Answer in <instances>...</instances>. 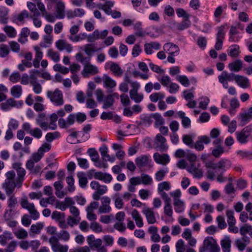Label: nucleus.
I'll list each match as a JSON object with an SVG mask.
<instances>
[{
  "label": "nucleus",
  "instance_id": "1",
  "mask_svg": "<svg viewBox=\"0 0 252 252\" xmlns=\"http://www.w3.org/2000/svg\"><path fill=\"white\" fill-rule=\"evenodd\" d=\"M90 187L95 191L93 194V198L94 200H99L100 196L105 194L108 190L107 187L101 185L96 181H93L90 183Z\"/></svg>",
  "mask_w": 252,
  "mask_h": 252
},
{
  "label": "nucleus",
  "instance_id": "2",
  "mask_svg": "<svg viewBox=\"0 0 252 252\" xmlns=\"http://www.w3.org/2000/svg\"><path fill=\"white\" fill-rule=\"evenodd\" d=\"M207 250L210 252H220V249L217 241L213 237L206 238L203 243V246L200 248L199 252H205Z\"/></svg>",
  "mask_w": 252,
  "mask_h": 252
},
{
  "label": "nucleus",
  "instance_id": "3",
  "mask_svg": "<svg viewBox=\"0 0 252 252\" xmlns=\"http://www.w3.org/2000/svg\"><path fill=\"white\" fill-rule=\"evenodd\" d=\"M47 96L56 106H61L63 104V97L62 92L58 89L52 92L49 91L47 93Z\"/></svg>",
  "mask_w": 252,
  "mask_h": 252
},
{
  "label": "nucleus",
  "instance_id": "4",
  "mask_svg": "<svg viewBox=\"0 0 252 252\" xmlns=\"http://www.w3.org/2000/svg\"><path fill=\"white\" fill-rule=\"evenodd\" d=\"M49 243L53 252H68V247L67 245H63L60 243L59 238L55 236L51 237L49 239Z\"/></svg>",
  "mask_w": 252,
  "mask_h": 252
},
{
  "label": "nucleus",
  "instance_id": "5",
  "mask_svg": "<svg viewBox=\"0 0 252 252\" xmlns=\"http://www.w3.org/2000/svg\"><path fill=\"white\" fill-rule=\"evenodd\" d=\"M140 87V85L137 82L131 83L132 89L129 91V96L130 98L135 103L140 102L143 99L144 96L142 94L138 93V90Z\"/></svg>",
  "mask_w": 252,
  "mask_h": 252
},
{
  "label": "nucleus",
  "instance_id": "6",
  "mask_svg": "<svg viewBox=\"0 0 252 252\" xmlns=\"http://www.w3.org/2000/svg\"><path fill=\"white\" fill-rule=\"evenodd\" d=\"M99 70L98 67L91 64L90 61L84 64L81 74L84 77L87 78L90 75H94L97 74Z\"/></svg>",
  "mask_w": 252,
  "mask_h": 252
},
{
  "label": "nucleus",
  "instance_id": "7",
  "mask_svg": "<svg viewBox=\"0 0 252 252\" xmlns=\"http://www.w3.org/2000/svg\"><path fill=\"white\" fill-rule=\"evenodd\" d=\"M155 145L157 150L161 152L166 151L168 149L165 138L159 133L155 137Z\"/></svg>",
  "mask_w": 252,
  "mask_h": 252
},
{
  "label": "nucleus",
  "instance_id": "8",
  "mask_svg": "<svg viewBox=\"0 0 252 252\" xmlns=\"http://www.w3.org/2000/svg\"><path fill=\"white\" fill-rule=\"evenodd\" d=\"M21 166V163L18 162L12 164V167L17 171L18 177L16 180L17 182L18 188L21 187L24 177L25 175V170Z\"/></svg>",
  "mask_w": 252,
  "mask_h": 252
},
{
  "label": "nucleus",
  "instance_id": "9",
  "mask_svg": "<svg viewBox=\"0 0 252 252\" xmlns=\"http://www.w3.org/2000/svg\"><path fill=\"white\" fill-rule=\"evenodd\" d=\"M111 199L108 196L103 197L101 198V205L98 207V214H107L111 211V207L110 205Z\"/></svg>",
  "mask_w": 252,
  "mask_h": 252
},
{
  "label": "nucleus",
  "instance_id": "10",
  "mask_svg": "<svg viewBox=\"0 0 252 252\" xmlns=\"http://www.w3.org/2000/svg\"><path fill=\"white\" fill-rule=\"evenodd\" d=\"M142 212L145 216L147 222L149 224H152L157 222L156 216L152 208L145 206L142 209Z\"/></svg>",
  "mask_w": 252,
  "mask_h": 252
},
{
  "label": "nucleus",
  "instance_id": "11",
  "mask_svg": "<svg viewBox=\"0 0 252 252\" xmlns=\"http://www.w3.org/2000/svg\"><path fill=\"white\" fill-rule=\"evenodd\" d=\"M75 121V114H69L66 120L63 118L59 119L58 121V125L61 128H68L70 126L73 125Z\"/></svg>",
  "mask_w": 252,
  "mask_h": 252
},
{
  "label": "nucleus",
  "instance_id": "12",
  "mask_svg": "<svg viewBox=\"0 0 252 252\" xmlns=\"http://www.w3.org/2000/svg\"><path fill=\"white\" fill-rule=\"evenodd\" d=\"M199 167V163L196 162L190 163V165L187 167V170L195 178H200L203 176V171Z\"/></svg>",
  "mask_w": 252,
  "mask_h": 252
},
{
  "label": "nucleus",
  "instance_id": "13",
  "mask_svg": "<svg viewBox=\"0 0 252 252\" xmlns=\"http://www.w3.org/2000/svg\"><path fill=\"white\" fill-rule=\"evenodd\" d=\"M2 187L4 189L6 195L13 194L16 187H18L17 182L12 180H5L2 184Z\"/></svg>",
  "mask_w": 252,
  "mask_h": 252
},
{
  "label": "nucleus",
  "instance_id": "14",
  "mask_svg": "<svg viewBox=\"0 0 252 252\" xmlns=\"http://www.w3.org/2000/svg\"><path fill=\"white\" fill-rule=\"evenodd\" d=\"M56 47L60 51L65 50L68 53H70L73 50L72 45L64 39H59L56 42Z\"/></svg>",
  "mask_w": 252,
  "mask_h": 252
},
{
  "label": "nucleus",
  "instance_id": "15",
  "mask_svg": "<svg viewBox=\"0 0 252 252\" xmlns=\"http://www.w3.org/2000/svg\"><path fill=\"white\" fill-rule=\"evenodd\" d=\"M153 158L156 163L164 165L170 161L169 157L166 154L160 155L158 153H155L153 155Z\"/></svg>",
  "mask_w": 252,
  "mask_h": 252
},
{
  "label": "nucleus",
  "instance_id": "16",
  "mask_svg": "<svg viewBox=\"0 0 252 252\" xmlns=\"http://www.w3.org/2000/svg\"><path fill=\"white\" fill-rule=\"evenodd\" d=\"M251 130V129L250 128L246 127L243 128L241 131L237 132L236 134L238 141L241 143H246L247 141V139L249 136Z\"/></svg>",
  "mask_w": 252,
  "mask_h": 252
},
{
  "label": "nucleus",
  "instance_id": "17",
  "mask_svg": "<svg viewBox=\"0 0 252 252\" xmlns=\"http://www.w3.org/2000/svg\"><path fill=\"white\" fill-rule=\"evenodd\" d=\"M99 152L104 161H109L111 162H114L115 157L114 156H110L108 154V148L105 145H103L99 148Z\"/></svg>",
  "mask_w": 252,
  "mask_h": 252
},
{
  "label": "nucleus",
  "instance_id": "18",
  "mask_svg": "<svg viewBox=\"0 0 252 252\" xmlns=\"http://www.w3.org/2000/svg\"><path fill=\"white\" fill-rule=\"evenodd\" d=\"M102 82L104 87L108 89H114L117 85L116 81L106 74L103 75Z\"/></svg>",
  "mask_w": 252,
  "mask_h": 252
},
{
  "label": "nucleus",
  "instance_id": "19",
  "mask_svg": "<svg viewBox=\"0 0 252 252\" xmlns=\"http://www.w3.org/2000/svg\"><path fill=\"white\" fill-rule=\"evenodd\" d=\"M231 240L229 236H225L220 241V246L223 252H230Z\"/></svg>",
  "mask_w": 252,
  "mask_h": 252
},
{
  "label": "nucleus",
  "instance_id": "20",
  "mask_svg": "<svg viewBox=\"0 0 252 252\" xmlns=\"http://www.w3.org/2000/svg\"><path fill=\"white\" fill-rule=\"evenodd\" d=\"M94 177L95 179L103 181L106 183H110L112 179L111 175L101 172H95Z\"/></svg>",
  "mask_w": 252,
  "mask_h": 252
},
{
  "label": "nucleus",
  "instance_id": "21",
  "mask_svg": "<svg viewBox=\"0 0 252 252\" xmlns=\"http://www.w3.org/2000/svg\"><path fill=\"white\" fill-rule=\"evenodd\" d=\"M131 215L136 225L138 227H143L144 225L143 220L139 212L137 210L134 209L132 211Z\"/></svg>",
  "mask_w": 252,
  "mask_h": 252
},
{
  "label": "nucleus",
  "instance_id": "22",
  "mask_svg": "<svg viewBox=\"0 0 252 252\" xmlns=\"http://www.w3.org/2000/svg\"><path fill=\"white\" fill-rule=\"evenodd\" d=\"M235 81L239 86L243 88H248L250 85L249 79L241 75H236L235 76Z\"/></svg>",
  "mask_w": 252,
  "mask_h": 252
},
{
  "label": "nucleus",
  "instance_id": "23",
  "mask_svg": "<svg viewBox=\"0 0 252 252\" xmlns=\"http://www.w3.org/2000/svg\"><path fill=\"white\" fill-rule=\"evenodd\" d=\"M249 243L250 239L248 237H243L241 239H237L235 241V244L238 250L241 251H243Z\"/></svg>",
  "mask_w": 252,
  "mask_h": 252
},
{
  "label": "nucleus",
  "instance_id": "24",
  "mask_svg": "<svg viewBox=\"0 0 252 252\" xmlns=\"http://www.w3.org/2000/svg\"><path fill=\"white\" fill-rule=\"evenodd\" d=\"M110 71L116 77L122 76L124 71L119 64L116 63H112L109 67Z\"/></svg>",
  "mask_w": 252,
  "mask_h": 252
},
{
  "label": "nucleus",
  "instance_id": "25",
  "mask_svg": "<svg viewBox=\"0 0 252 252\" xmlns=\"http://www.w3.org/2000/svg\"><path fill=\"white\" fill-rule=\"evenodd\" d=\"M228 67L231 71L238 72L243 67V63L241 60H237L229 63Z\"/></svg>",
  "mask_w": 252,
  "mask_h": 252
},
{
  "label": "nucleus",
  "instance_id": "26",
  "mask_svg": "<svg viewBox=\"0 0 252 252\" xmlns=\"http://www.w3.org/2000/svg\"><path fill=\"white\" fill-rule=\"evenodd\" d=\"M14 236L19 240L26 239L28 237V232L23 228H19L13 230Z\"/></svg>",
  "mask_w": 252,
  "mask_h": 252
},
{
  "label": "nucleus",
  "instance_id": "27",
  "mask_svg": "<svg viewBox=\"0 0 252 252\" xmlns=\"http://www.w3.org/2000/svg\"><path fill=\"white\" fill-rule=\"evenodd\" d=\"M65 6L64 3L61 1L56 6V17L62 19L64 16Z\"/></svg>",
  "mask_w": 252,
  "mask_h": 252
},
{
  "label": "nucleus",
  "instance_id": "28",
  "mask_svg": "<svg viewBox=\"0 0 252 252\" xmlns=\"http://www.w3.org/2000/svg\"><path fill=\"white\" fill-rule=\"evenodd\" d=\"M149 156L143 155L136 158L135 162L139 168H142L147 166L149 162Z\"/></svg>",
  "mask_w": 252,
  "mask_h": 252
},
{
  "label": "nucleus",
  "instance_id": "29",
  "mask_svg": "<svg viewBox=\"0 0 252 252\" xmlns=\"http://www.w3.org/2000/svg\"><path fill=\"white\" fill-rule=\"evenodd\" d=\"M164 51L168 52L171 55H173L175 53L179 51V47L172 43H167L163 46Z\"/></svg>",
  "mask_w": 252,
  "mask_h": 252
},
{
  "label": "nucleus",
  "instance_id": "30",
  "mask_svg": "<svg viewBox=\"0 0 252 252\" xmlns=\"http://www.w3.org/2000/svg\"><path fill=\"white\" fill-rule=\"evenodd\" d=\"M96 46L93 43H89L86 44L84 47V51L89 56H91L92 54L99 50Z\"/></svg>",
  "mask_w": 252,
  "mask_h": 252
},
{
  "label": "nucleus",
  "instance_id": "31",
  "mask_svg": "<svg viewBox=\"0 0 252 252\" xmlns=\"http://www.w3.org/2000/svg\"><path fill=\"white\" fill-rule=\"evenodd\" d=\"M12 238V234L9 232L5 231L0 235V244L3 246H5Z\"/></svg>",
  "mask_w": 252,
  "mask_h": 252
},
{
  "label": "nucleus",
  "instance_id": "32",
  "mask_svg": "<svg viewBox=\"0 0 252 252\" xmlns=\"http://www.w3.org/2000/svg\"><path fill=\"white\" fill-rule=\"evenodd\" d=\"M114 5V2L112 1H107L105 2V4L103 5H101V4H98L97 5V7L100 9L104 10L106 13L110 15V8L113 7Z\"/></svg>",
  "mask_w": 252,
  "mask_h": 252
},
{
  "label": "nucleus",
  "instance_id": "33",
  "mask_svg": "<svg viewBox=\"0 0 252 252\" xmlns=\"http://www.w3.org/2000/svg\"><path fill=\"white\" fill-rule=\"evenodd\" d=\"M7 195L9 197L7 200L8 206L11 212L17 204V199L14 194Z\"/></svg>",
  "mask_w": 252,
  "mask_h": 252
},
{
  "label": "nucleus",
  "instance_id": "34",
  "mask_svg": "<svg viewBox=\"0 0 252 252\" xmlns=\"http://www.w3.org/2000/svg\"><path fill=\"white\" fill-rule=\"evenodd\" d=\"M11 94L15 98H19L22 95V88L20 85L13 86L11 89Z\"/></svg>",
  "mask_w": 252,
  "mask_h": 252
},
{
  "label": "nucleus",
  "instance_id": "35",
  "mask_svg": "<svg viewBox=\"0 0 252 252\" xmlns=\"http://www.w3.org/2000/svg\"><path fill=\"white\" fill-rule=\"evenodd\" d=\"M174 210L177 213H180L184 210L185 203L181 199L173 201Z\"/></svg>",
  "mask_w": 252,
  "mask_h": 252
},
{
  "label": "nucleus",
  "instance_id": "36",
  "mask_svg": "<svg viewBox=\"0 0 252 252\" xmlns=\"http://www.w3.org/2000/svg\"><path fill=\"white\" fill-rule=\"evenodd\" d=\"M178 116L182 119V124L185 127H187L190 126L191 121L187 117L185 116V113L182 111L178 112Z\"/></svg>",
  "mask_w": 252,
  "mask_h": 252
},
{
  "label": "nucleus",
  "instance_id": "37",
  "mask_svg": "<svg viewBox=\"0 0 252 252\" xmlns=\"http://www.w3.org/2000/svg\"><path fill=\"white\" fill-rule=\"evenodd\" d=\"M77 177L79 179V184L82 188H85L87 186L88 183V179L86 175L80 172L77 174Z\"/></svg>",
  "mask_w": 252,
  "mask_h": 252
},
{
  "label": "nucleus",
  "instance_id": "38",
  "mask_svg": "<svg viewBox=\"0 0 252 252\" xmlns=\"http://www.w3.org/2000/svg\"><path fill=\"white\" fill-rule=\"evenodd\" d=\"M114 102L115 99L112 97V96L109 95V94L107 95L103 101V108L107 109L112 107Z\"/></svg>",
  "mask_w": 252,
  "mask_h": 252
},
{
  "label": "nucleus",
  "instance_id": "39",
  "mask_svg": "<svg viewBox=\"0 0 252 252\" xmlns=\"http://www.w3.org/2000/svg\"><path fill=\"white\" fill-rule=\"evenodd\" d=\"M47 56L56 63L58 62L60 60V54L52 49L48 50Z\"/></svg>",
  "mask_w": 252,
  "mask_h": 252
},
{
  "label": "nucleus",
  "instance_id": "40",
  "mask_svg": "<svg viewBox=\"0 0 252 252\" xmlns=\"http://www.w3.org/2000/svg\"><path fill=\"white\" fill-rule=\"evenodd\" d=\"M90 227L91 229L95 233H99L103 231L102 225L95 221L91 222Z\"/></svg>",
  "mask_w": 252,
  "mask_h": 252
},
{
  "label": "nucleus",
  "instance_id": "41",
  "mask_svg": "<svg viewBox=\"0 0 252 252\" xmlns=\"http://www.w3.org/2000/svg\"><path fill=\"white\" fill-rule=\"evenodd\" d=\"M3 31L6 32L7 35L10 38L15 37L17 34L15 29L11 26H5L3 28Z\"/></svg>",
  "mask_w": 252,
  "mask_h": 252
},
{
  "label": "nucleus",
  "instance_id": "42",
  "mask_svg": "<svg viewBox=\"0 0 252 252\" xmlns=\"http://www.w3.org/2000/svg\"><path fill=\"white\" fill-rule=\"evenodd\" d=\"M87 40L89 42H93L100 38V32L98 30H95L92 34L87 35Z\"/></svg>",
  "mask_w": 252,
  "mask_h": 252
},
{
  "label": "nucleus",
  "instance_id": "43",
  "mask_svg": "<svg viewBox=\"0 0 252 252\" xmlns=\"http://www.w3.org/2000/svg\"><path fill=\"white\" fill-rule=\"evenodd\" d=\"M8 11L5 8H3L0 10V22L3 24H6L8 21Z\"/></svg>",
  "mask_w": 252,
  "mask_h": 252
},
{
  "label": "nucleus",
  "instance_id": "44",
  "mask_svg": "<svg viewBox=\"0 0 252 252\" xmlns=\"http://www.w3.org/2000/svg\"><path fill=\"white\" fill-rule=\"evenodd\" d=\"M251 232H252V226L248 224H245L240 228V233L243 237H247L246 234Z\"/></svg>",
  "mask_w": 252,
  "mask_h": 252
},
{
  "label": "nucleus",
  "instance_id": "45",
  "mask_svg": "<svg viewBox=\"0 0 252 252\" xmlns=\"http://www.w3.org/2000/svg\"><path fill=\"white\" fill-rule=\"evenodd\" d=\"M86 36L87 34H86L85 33H82L78 35H70L68 38L69 40L72 41V42H77L85 39Z\"/></svg>",
  "mask_w": 252,
  "mask_h": 252
},
{
  "label": "nucleus",
  "instance_id": "46",
  "mask_svg": "<svg viewBox=\"0 0 252 252\" xmlns=\"http://www.w3.org/2000/svg\"><path fill=\"white\" fill-rule=\"evenodd\" d=\"M164 215L169 218L173 216V211L171 205V202L165 203L164 207Z\"/></svg>",
  "mask_w": 252,
  "mask_h": 252
},
{
  "label": "nucleus",
  "instance_id": "47",
  "mask_svg": "<svg viewBox=\"0 0 252 252\" xmlns=\"http://www.w3.org/2000/svg\"><path fill=\"white\" fill-rule=\"evenodd\" d=\"M80 220V218H75L71 216H69L66 220L68 225L70 227H73L75 225H77L79 223Z\"/></svg>",
  "mask_w": 252,
  "mask_h": 252
},
{
  "label": "nucleus",
  "instance_id": "48",
  "mask_svg": "<svg viewBox=\"0 0 252 252\" xmlns=\"http://www.w3.org/2000/svg\"><path fill=\"white\" fill-rule=\"evenodd\" d=\"M27 210L29 211L31 217L33 220H35L39 218V213L35 209L34 204L29 207Z\"/></svg>",
  "mask_w": 252,
  "mask_h": 252
},
{
  "label": "nucleus",
  "instance_id": "49",
  "mask_svg": "<svg viewBox=\"0 0 252 252\" xmlns=\"http://www.w3.org/2000/svg\"><path fill=\"white\" fill-rule=\"evenodd\" d=\"M60 136V133L58 131L54 132H49L46 134L45 138L47 141L49 142H52L54 139L57 138Z\"/></svg>",
  "mask_w": 252,
  "mask_h": 252
},
{
  "label": "nucleus",
  "instance_id": "50",
  "mask_svg": "<svg viewBox=\"0 0 252 252\" xmlns=\"http://www.w3.org/2000/svg\"><path fill=\"white\" fill-rule=\"evenodd\" d=\"M224 153V148L221 145H218L216 148L212 151V154L215 158H219Z\"/></svg>",
  "mask_w": 252,
  "mask_h": 252
},
{
  "label": "nucleus",
  "instance_id": "51",
  "mask_svg": "<svg viewBox=\"0 0 252 252\" xmlns=\"http://www.w3.org/2000/svg\"><path fill=\"white\" fill-rule=\"evenodd\" d=\"M30 83L33 87V90L34 92L38 94L41 92L42 87L41 85L35 80H30Z\"/></svg>",
  "mask_w": 252,
  "mask_h": 252
},
{
  "label": "nucleus",
  "instance_id": "52",
  "mask_svg": "<svg viewBox=\"0 0 252 252\" xmlns=\"http://www.w3.org/2000/svg\"><path fill=\"white\" fill-rule=\"evenodd\" d=\"M115 198V206L116 208L120 209L124 206V202L122 199L120 197V194L117 193L114 195Z\"/></svg>",
  "mask_w": 252,
  "mask_h": 252
},
{
  "label": "nucleus",
  "instance_id": "53",
  "mask_svg": "<svg viewBox=\"0 0 252 252\" xmlns=\"http://www.w3.org/2000/svg\"><path fill=\"white\" fill-rule=\"evenodd\" d=\"M75 58L78 62L83 63V66L86 63H88L90 61V57H85L81 53H78L76 54Z\"/></svg>",
  "mask_w": 252,
  "mask_h": 252
},
{
  "label": "nucleus",
  "instance_id": "54",
  "mask_svg": "<svg viewBox=\"0 0 252 252\" xmlns=\"http://www.w3.org/2000/svg\"><path fill=\"white\" fill-rule=\"evenodd\" d=\"M226 215L227 217L228 224L236 223V220L234 216V212L232 210H228L226 211Z\"/></svg>",
  "mask_w": 252,
  "mask_h": 252
},
{
  "label": "nucleus",
  "instance_id": "55",
  "mask_svg": "<svg viewBox=\"0 0 252 252\" xmlns=\"http://www.w3.org/2000/svg\"><path fill=\"white\" fill-rule=\"evenodd\" d=\"M164 97V95L161 93H155L150 95V99L153 102H156L158 99H162Z\"/></svg>",
  "mask_w": 252,
  "mask_h": 252
},
{
  "label": "nucleus",
  "instance_id": "56",
  "mask_svg": "<svg viewBox=\"0 0 252 252\" xmlns=\"http://www.w3.org/2000/svg\"><path fill=\"white\" fill-rule=\"evenodd\" d=\"M53 69L56 71H59L61 73L66 74L68 73L69 69L67 67L61 65V64H56L53 66Z\"/></svg>",
  "mask_w": 252,
  "mask_h": 252
},
{
  "label": "nucleus",
  "instance_id": "57",
  "mask_svg": "<svg viewBox=\"0 0 252 252\" xmlns=\"http://www.w3.org/2000/svg\"><path fill=\"white\" fill-rule=\"evenodd\" d=\"M217 221L219 228L222 229L226 227L227 224L225 221L224 217L223 216H218L217 217Z\"/></svg>",
  "mask_w": 252,
  "mask_h": 252
},
{
  "label": "nucleus",
  "instance_id": "58",
  "mask_svg": "<svg viewBox=\"0 0 252 252\" xmlns=\"http://www.w3.org/2000/svg\"><path fill=\"white\" fill-rule=\"evenodd\" d=\"M176 79L184 87H187L190 84L189 79L186 76H178L176 77Z\"/></svg>",
  "mask_w": 252,
  "mask_h": 252
},
{
  "label": "nucleus",
  "instance_id": "59",
  "mask_svg": "<svg viewBox=\"0 0 252 252\" xmlns=\"http://www.w3.org/2000/svg\"><path fill=\"white\" fill-rule=\"evenodd\" d=\"M141 183L145 185H150L152 184V178L148 175L142 174L140 177Z\"/></svg>",
  "mask_w": 252,
  "mask_h": 252
},
{
  "label": "nucleus",
  "instance_id": "60",
  "mask_svg": "<svg viewBox=\"0 0 252 252\" xmlns=\"http://www.w3.org/2000/svg\"><path fill=\"white\" fill-rule=\"evenodd\" d=\"M239 46L235 45L232 46V48L230 50L228 55L232 57L235 58L239 56Z\"/></svg>",
  "mask_w": 252,
  "mask_h": 252
},
{
  "label": "nucleus",
  "instance_id": "61",
  "mask_svg": "<svg viewBox=\"0 0 252 252\" xmlns=\"http://www.w3.org/2000/svg\"><path fill=\"white\" fill-rule=\"evenodd\" d=\"M88 153H89L92 160L93 161L96 162L98 161L99 158V155L96 151H95L94 149H89Z\"/></svg>",
  "mask_w": 252,
  "mask_h": 252
},
{
  "label": "nucleus",
  "instance_id": "62",
  "mask_svg": "<svg viewBox=\"0 0 252 252\" xmlns=\"http://www.w3.org/2000/svg\"><path fill=\"white\" fill-rule=\"evenodd\" d=\"M170 184L167 182H163L158 185V191L162 192L164 190H168L170 189Z\"/></svg>",
  "mask_w": 252,
  "mask_h": 252
},
{
  "label": "nucleus",
  "instance_id": "63",
  "mask_svg": "<svg viewBox=\"0 0 252 252\" xmlns=\"http://www.w3.org/2000/svg\"><path fill=\"white\" fill-rule=\"evenodd\" d=\"M176 252H184L185 251L184 242L182 239L178 240L176 244Z\"/></svg>",
  "mask_w": 252,
  "mask_h": 252
},
{
  "label": "nucleus",
  "instance_id": "64",
  "mask_svg": "<svg viewBox=\"0 0 252 252\" xmlns=\"http://www.w3.org/2000/svg\"><path fill=\"white\" fill-rule=\"evenodd\" d=\"M17 246L16 241H11L5 249L4 252H13L15 251Z\"/></svg>",
  "mask_w": 252,
  "mask_h": 252
}]
</instances>
